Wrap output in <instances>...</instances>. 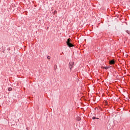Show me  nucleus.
Returning a JSON list of instances; mask_svg holds the SVG:
<instances>
[{"label": "nucleus", "mask_w": 130, "mask_h": 130, "mask_svg": "<svg viewBox=\"0 0 130 130\" xmlns=\"http://www.w3.org/2000/svg\"><path fill=\"white\" fill-rule=\"evenodd\" d=\"M126 32L127 33V34H128L129 35L130 32L129 30H126Z\"/></svg>", "instance_id": "obj_6"}, {"label": "nucleus", "mask_w": 130, "mask_h": 130, "mask_svg": "<svg viewBox=\"0 0 130 130\" xmlns=\"http://www.w3.org/2000/svg\"><path fill=\"white\" fill-rule=\"evenodd\" d=\"M77 120H78V121H80V120H81V117H78L77 118Z\"/></svg>", "instance_id": "obj_4"}, {"label": "nucleus", "mask_w": 130, "mask_h": 130, "mask_svg": "<svg viewBox=\"0 0 130 130\" xmlns=\"http://www.w3.org/2000/svg\"><path fill=\"white\" fill-rule=\"evenodd\" d=\"M67 45H68V47H74V45H73V44H72L71 43V39H68L67 40V41L66 42Z\"/></svg>", "instance_id": "obj_1"}, {"label": "nucleus", "mask_w": 130, "mask_h": 130, "mask_svg": "<svg viewBox=\"0 0 130 130\" xmlns=\"http://www.w3.org/2000/svg\"><path fill=\"white\" fill-rule=\"evenodd\" d=\"M47 58H48V59H50V56H47Z\"/></svg>", "instance_id": "obj_10"}, {"label": "nucleus", "mask_w": 130, "mask_h": 130, "mask_svg": "<svg viewBox=\"0 0 130 130\" xmlns=\"http://www.w3.org/2000/svg\"><path fill=\"white\" fill-rule=\"evenodd\" d=\"M105 70H108V69H109V67H105Z\"/></svg>", "instance_id": "obj_8"}, {"label": "nucleus", "mask_w": 130, "mask_h": 130, "mask_svg": "<svg viewBox=\"0 0 130 130\" xmlns=\"http://www.w3.org/2000/svg\"><path fill=\"white\" fill-rule=\"evenodd\" d=\"M115 63L114 60H110V64H114Z\"/></svg>", "instance_id": "obj_3"}, {"label": "nucleus", "mask_w": 130, "mask_h": 130, "mask_svg": "<svg viewBox=\"0 0 130 130\" xmlns=\"http://www.w3.org/2000/svg\"><path fill=\"white\" fill-rule=\"evenodd\" d=\"M3 53H5V50L3 51Z\"/></svg>", "instance_id": "obj_11"}, {"label": "nucleus", "mask_w": 130, "mask_h": 130, "mask_svg": "<svg viewBox=\"0 0 130 130\" xmlns=\"http://www.w3.org/2000/svg\"><path fill=\"white\" fill-rule=\"evenodd\" d=\"M74 64H75V62L74 61L69 62V69L71 72L72 71V68H74Z\"/></svg>", "instance_id": "obj_2"}, {"label": "nucleus", "mask_w": 130, "mask_h": 130, "mask_svg": "<svg viewBox=\"0 0 130 130\" xmlns=\"http://www.w3.org/2000/svg\"><path fill=\"white\" fill-rule=\"evenodd\" d=\"M92 119H99V118H96L95 117H93Z\"/></svg>", "instance_id": "obj_5"}, {"label": "nucleus", "mask_w": 130, "mask_h": 130, "mask_svg": "<svg viewBox=\"0 0 130 130\" xmlns=\"http://www.w3.org/2000/svg\"><path fill=\"white\" fill-rule=\"evenodd\" d=\"M8 91H12V88H11V87L9 88Z\"/></svg>", "instance_id": "obj_9"}, {"label": "nucleus", "mask_w": 130, "mask_h": 130, "mask_svg": "<svg viewBox=\"0 0 130 130\" xmlns=\"http://www.w3.org/2000/svg\"><path fill=\"white\" fill-rule=\"evenodd\" d=\"M54 69L55 70H56V69H57V66L56 64L54 66Z\"/></svg>", "instance_id": "obj_7"}]
</instances>
